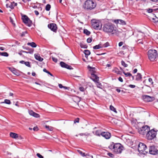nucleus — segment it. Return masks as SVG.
<instances>
[{
    "mask_svg": "<svg viewBox=\"0 0 158 158\" xmlns=\"http://www.w3.org/2000/svg\"><path fill=\"white\" fill-rule=\"evenodd\" d=\"M103 31L107 33H112L114 30V26L111 23H107L104 24L102 28Z\"/></svg>",
    "mask_w": 158,
    "mask_h": 158,
    "instance_id": "1",
    "label": "nucleus"
},
{
    "mask_svg": "<svg viewBox=\"0 0 158 158\" xmlns=\"http://www.w3.org/2000/svg\"><path fill=\"white\" fill-rule=\"evenodd\" d=\"M91 23L92 27L94 29L99 30L102 29V24L99 20L93 19L91 20Z\"/></svg>",
    "mask_w": 158,
    "mask_h": 158,
    "instance_id": "2",
    "label": "nucleus"
},
{
    "mask_svg": "<svg viewBox=\"0 0 158 158\" xmlns=\"http://www.w3.org/2000/svg\"><path fill=\"white\" fill-rule=\"evenodd\" d=\"M96 6V3L91 0L86 1L84 6V8L90 10L94 9Z\"/></svg>",
    "mask_w": 158,
    "mask_h": 158,
    "instance_id": "3",
    "label": "nucleus"
},
{
    "mask_svg": "<svg viewBox=\"0 0 158 158\" xmlns=\"http://www.w3.org/2000/svg\"><path fill=\"white\" fill-rule=\"evenodd\" d=\"M149 59L151 61H154L157 55V52L155 49H150L148 52Z\"/></svg>",
    "mask_w": 158,
    "mask_h": 158,
    "instance_id": "4",
    "label": "nucleus"
},
{
    "mask_svg": "<svg viewBox=\"0 0 158 158\" xmlns=\"http://www.w3.org/2000/svg\"><path fill=\"white\" fill-rule=\"evenodd\" d=\"M21 15L23 23L28 27H31L32 24V21L26 15L22 13H21Z\"/></svg>",
    "mask_w": 158,
    "mask_h": 158,
    "instance_id": "5",
    "label": "nucleus"
},
{
    "mask_svg": "<svg viewBox=\"0 0 158 158\" xmlns=\"http://www.w3.org/2000/svg\"><path fill=\"white\" fill-rule=\"evenodd\" d=\"M95 135L100 136V135L102 136L105 138H110L111 136L110 133L109 132H101V130H98L95 132Z\"/></svg>",
    "mask_w": 158,
    "mask_h": 158,
    "instance_id": "6",
    "label": "nucleus"
},
{
    "mask_svg": "<svg viewBox=\"0 0 158 158\" xmlns=\"http://www.w3.org/2000/svg\"><path fill=\"white\" fill-rule=\"evenodd\" d=\"M114 152L116 154H120L123 150V147L120 143H117L114 145Z\"/></svg>",
    "mask_w": 158,
    "mask_h": 158,
    "instance_id": "7",
    "label": "nucleus"
},
{
    "mask_svg": "<svg viewBox=\"0 0 158 158\" xmlns=\"http://www.w3.org/2000/svg\"><path fill=\"white\" fill-rule=\"evenodd\" d=\"M147 149L146 145L144 143H139L138 145V150L140 154H145L148 152L145 150Z\"/></svg>",
    "mask_w": 158,
    "mask_h": 158,
    "instance_id": "8",
    "label": "nucleus"
},
{
    "mask_svg": "<svg viewBox=\"0 0 158 158\" xmlns=\"http://www.w3.org/2000/svg\"><path fill=\"white\" fill-rule=\"evenodd\" d=\"M157 130L155 131L154 129L149 130L147 131L146 136L149 138H154L157 134Z\"/></svg>",
    "mask_w": 158,
    "mask_h": 158,
    "instance_id": "9",
    "label": "nucleus"
},
{
    "mask_svg": "<svg viewBox=\"0 0 158 158\" xmlns=\"http://www.w3.org/2000/svg\"><path fill=\"white\" fill-rule=\"evenodd\" d=\"M150 129V127L148 125L143 126L139 129V132L140 134L144 135Z\"/></svg>",
    "mask_w": 158,
    "mask_h": 158,
    "instance_id": "10",
    "label": "nucleus"
},
{
    "mask_svg": "<svg viewBox=\"0 0 158 158\" xmlns=\"http://www.w3.org/2000/svg\"><path fill=\"white\" fill-rule=\"evenodd\" d=\"M48 28L54 32H56L57 30V26L54 23H50L48 25Z\"/></svg>",
    "mask_w": 158,
    "mask_h": 158,
    "instance_id": "11",
    "label": "nucleus"
},
{
    "mask_svg": "<svg viewBox=\"0 0 158 158\" xmlns=\"http://www.w3.org/2000/svg\"><path fill=\"white\" fill-rule=\"evenodd\" d=\"M158 151L155 147L153 146L150 147L149 152L151 154L155 155L157 153Z\"/></svg>",
    "mask_w": 158,
    "mask_h": 158,
    "instance_id": "12",
    "label": "nucleus"
},
{
    "mask_svg": "<svg viewBox=\"0 0 158 158\" xmlns=\"http://www.w3.org/2000/svg\"><path fill=\"white\" fill-rule=\"evenodd\" d=\"M142 98L145 102H149L152 101L153 97L147 95H144L143 96Z\"/></svg>",
    "mask_w": 158,
    "mask_h": 158,
    "instance_id": "13",
    "label": "nucleus"
},
{
    "mask_svg": "<svg viewBox=\"0 0 158 158\" xmlns=\"http://www.w3.org/2000/svg\"><path fill=\"white\" fill-rule=\"evenodd\" d=\"M10 135L12 138H23L20 135H19L18 134L16 133L12 132L10 133Z\"/></svg>",
    "mask_w": 158,
    "mask_h": 158,
    "instance_id": "14",
    "label": "nucleus"
},
{
    "mask_svg": "<svg viewBox=\"0 0 158 158\" xmlns=\"http://www.w3.org/2000/svg\"><path fill=\"white\" fill-rule=\"evenodd\" d=\"M91 75V79L93 80V81H94V82H97L98 81H99V78L95 74V73H92Z\"/></svg>",
    "mask_w": 158,
    "mask_h": 158,
    "instance_id": "15",
    "label": "nucleus"
},
{
    "mask_svg": "<svg viewBox=\"0 0 158 158\" xmlns=\"http://www.w3.org/2000/svg\"><path fill=\"white\" fill-rule=\"evenodd\" d=\"M72 100L74 102L77 103V105H79V102L81 101L80 98L77 96H75L72 98Z\"/></svg>",
    "mask_w": 158,
    "mask_h": 158,
    "instance_id": "16",
    "label": "nucleus"
},
{
    "mask_svg": "<svg viewBox=\"0 0 158 158\" xmlns=\"http://www.w3.org/2000/svg\"><path fill=\"white\" fill-rule=\"evenodd\" d=\"M114 22L116 24H119L122 25H125L126 23L125 21L121 19H117L114 20Z\"/></svg>",
    "mask_w": 158,
    "mask_h": 158,
    "instance_id": "17",
    "label": "nucleus"
},
{
    "mask_svg": "<svg viewBox=\"0 0 158 158\" xmlns=\"http://www.w3.org/2000/svg\"><path fill=\"white\" fill-rule=\"evenodd\" d=\"M88 68L89 69V70L90 72V74L96 73V69L95 68H92L89 65L88 66Z\"/></svg>",
    "mask_w": 158,
    "mask_h": 158,
    "instance_id": "18",
    "label": "nucleus"
},
{
    "mask_svg": "<svg viewBox=\"0 0 158 158\" xmlns=\"http://www.w3.org/2000/svg\"><path fill=\"white\" fill-rule=\"evenodd\" d=\"M19 63L22 64H25L26 66L28 67H29L31 68V65L30 64V62L28 61L25 62L23 60H21L20 61H19Z\"/></svg>",
    "mask_w": 158,
    "mask_h": 158,
    "instance_id": "19",
    "label": "nucleus"
},
{
    "mask_svg": "<svg viewBox=\"0 0 158 158\" xmlns=\"http://www.w3.org/2000/svg\"><path fill=\"white\" fill-rule=\"evenodd\" d=\"M34 56L35 59L40 61H42L43 60V59L42 58L38 55L35 54Z\"/></svg>",
    "mask_w": 158,
    "mask_h": 158,
    "instance_id": "20",
    "label": "nucleus"
},
{
    "mask_svg": "<svg viewBox=\"0 0 158 158\" xmlns=\"http://www.w3.org/2000/svg\"><path fill=\"white\" fill-rule=\"evenodd\" d=\"M17 4L16 3H15L14 2H13L11 3V4L9 6V7L12 9L14 8L15 6H17Z\"/></svg>",
    "mask_w": 158,
    "mask_h": 158,
    "instance_id": "21",
    "label": "nucleus"
},
{
    "mask_svg": "<svg viewBox=\"0 0 158 158\" xmlns=\"http://www.w3.org/2000/svg\"><path fill=\"white\" fill-rule=\"evenodd\" d=\"M84 53L85 55V57L87 58L88 56L90 54V51L88 50H85L84 52Z\"/></svg>",
    "mask_w": 158,
    "mask_h": 158,
    "instance_id": "22",
    "label": "nucleus"
},
{
    "mask_svg": "<svg viewBox=\"0 0 158 158\" xmlns=\"http://www.w3.org/2000/svg\"><path fill=\"white\" fill-rule=\"evenodd\" d=\"M27 44L28 45L31 46V47L33 48H35L37 46V45L35 44V43L33 42L31 43H27Z\"/></svg>",
    "mask_w": 158,
    "mask_h": 158,
    "instance_id": "23",
    "label": "nucleus"
},
{
    "mask_svg": "<svg viewBox=\"0 0 158 158\" xmlns=\"http://www.w3.org/2000/svg\"><path fill=\"white\" fill-rule=\"evenodd\" d=\"M142 75L140 73H138L136 76V80L139 81L142 78Z\"/></svg>",
    "mask_w": 158,
    "mask_h": 158,
    "instance_id": "24",
    "label": "nucleus"
},
{
    "mask_svg": "<svg viewBox=\"0 0 158 158\" xmlns=\"http://www.w3.org/2000/svg\"><path fill=\"white\" fill-rule=\"evenodd\" d=\"M80 46L81 48H86L88 46L86 44H83L82 43H80Z\"/></svg>",
    "mask_w": 158,
    "mask_h": 158,
    "instance_id": "25",
    "label": "nucleus"
},
{
    "mask_svg": "<svg viewBox=\"0 0 158 158\" xmlns=\"http://www.w3.org/2000/svg\"><path fill=\"white\" fill-rule=\"evenodd\" d=\"M102 48V47L101 46V45L100 44H99L98 45H96L93 47V48L94 49H98L101 48Z\"/></svg>",
    "mask_w": 158,
    "mask_h": 158,
    "instance_id": "26",
    "label": "nucleus"
},
{
    "mask_svg": "<svg viewBox=\"0 0 158 158\" xmlns=\"http://www.w3.org/2000/svg\"><path fill=\"white\" fill-rule=\"evenodd\" d=\"M0 55L7 57L9 56V54L6 52H0Z\"/></svg>",
    "mask_w": 158,
    "mask_h": 158,
    "instance_id": "27",
    "label": "nucleus"
},
{
    "mask_svg": "<svg viewBox=\"0 0 158 158\" xmlns=\"http://www.w3.org/2000/svg\"><path fill=\"white\" fill-rule=\"evenodd\" d=\"M83 32L85 34L87 35H89L90 34V31H89L86 29H84L83 31Z\"/></svg>",
    "mask_w": 158,
    "mask_h": 158,
    "instance_id": "28",
    "label": "nucleus"
},
{
    "mask_svg": "<svg viewBox=\"0 0 158 158\" xmlns=\"http://www.w3.org/2000/svg\"><path fill=\"white\" fill-rule=\"evenodd\" d=\"M123 73L125 75L126 77L132 76V74L130 73H126L125 72H123Z\"/></svg>",
    "mask_w": 158,
    "mask_h": 158,
    "instance_id": "29",
    "label": "nucleus"
},
{
    "mask_svg": "<svg viewBox=\"0 0 158 158\" xmlns=\"http://www.w3.org/2000/svg\"><path fill=\"white\" fill-rule=\"evenodd\" d=\"M51 6L49 4H48L46 5L45 7V10L47 11H49L51 8Z\"/></svg>",
    "mask_w": 158,
    "mask_h": 158,
    "instance_id": "30",
    "label": "nucleus"
},
{
    "mask_svg": "<svg viewBox=\"0 0 158 158\" xmlns=\"http://www.w3.org/2000/svg\"><path fill=\"white\" fill-rule=\"evenodd\" d=\"M60 64L62 67L65 68L67 64L64 62L61 61L60 63Z\"/></svg>",
    "mask_w": 158,
    "mask_h": 158,
    "instance_id": "31",
    "label": "nucleus"
},
{
    "mask_svg": "<svg viewBox=\"0 0 158 158\" xmlns=\"http://www.w3.org/2000/svg\"><path fill=\"white\" fill-rule=\"evenodd\" d=\"M110 108L111 110L114 111L115 112H117L116 109L112 106H110Z\"/></svg>",
    "mask_w": 158,
    "mask_h": 158,
    "instance_id": "32",
    "label": "nucleus"
},
{
    "mask_svg": "<svg viewBox=\"0 0 158 158\" xmlns=\"http://www.w3.org/2000/svg\"><path fill=\"white\" fill-rule=\"evenodd\" d=\"M43 71L44 72H45L48 74H49L51 76H53V75L50 73L49 71H48L46 69H44L43 70Z\"/></svg>",
    "mask_w": 158,
    "mask_h": 158,
    "instance_id": "33",
    "label": "nucleus"
},
{
    "mask_svg": "<svg viewBox=\"0 0 158 158\" xmlns=\"http://www.w3.org/2000/svg\"><path fill=\"white\" fill-rule=\"evenodd\" d=\"M155 17L156 18H157L156 16V15L154 14H153L152 15V21L154 22H157L158 21H156L155 20V19L154 18V17Z\"/></svg>",
    "mask_w": 158,
    "mask_h": 158,
    "instance_id": "34",
    "label": "nucleus"
},
{
    "mask_svg": "<svg viewBox=\"0 0 158 158\" xmlns=\"http://www.w3.org/2000/svg\"><path fill=\"white\" fill-rule=\"evenodd\" d=\"M115 144L114 143H112L109 146V148L111 149H113L114 150V145H115Z\"/></svg>",
    "mask_w": 158,
    "mask_h": 158,
    "instance_id": "35",
    "label": "nucleus"
},
{
    "mask_svg": "<svg viewBox=\"0 0 158 158\" xmlns=\"http://www.w3.org/2000/svg\"><path fill=\"white\" fill-rule=\"evenodd\" d=\"M77 151L82 156H85V153H83V152L79 150H77Z\"/></svg>",
    "mask_w": 158,
    "mask_h": 158,
    "instance_id": "36",
    "label": "nucleus"
},
{
    "mask_svg": "<svg viewBox=\"0 0 158 158\" xmlns=\"http://www.w3.org/2000/svg\"><path fill=\"white\" fill-rule=\"evenodd\" d=\"M45 127L49 131H52L53 130V128L52 127L46 125Z\"/></svg>",
    "mask_w": 158,
    "mask_h": 158,
    "instance_id": "37",
    "label": "nucleus"
},
{
    "mask_svg": "<svg viewBox=\"0 0 158 158\" xmlns=\"http://www.w3.org/2000/svg\"><path fill=\"white\" fill-rule=\"evenodd\" d=\"M3 103H5L7 104H10L11 103L10 101L8 99H5Z\"/></svg>",
    "mask_w": 158,
    "mask_h": 158,
    "instance_id": "38",
    "label": "nucleus"
},
{
    "mask_svg": "<svg viewBox=\"0 0 158 158\" xmlns=\"http://www.w3.org/2000/svg\"><path fill=\"white\" fill-rule=\"evenodd\" d=\"M122 65L125 67H126L128 66V65L125 63L124 61L123 60L121 61Z\"/></svg>",
    "mask_w": 158,
    "mask_h": 158,
    "instance_id": "39",
    "label": "nucleus"
},
{
    "mask_svg": "<svg viewBox=\"0 0 158 158\" xmlns=\"http://www.w3.org/2000/svg\"><path fill=\"white\" fill-rule=\"evenodd\" d=\"M33 116L35 118H39L40 117V115L39 114L34 112Z\"/></svg>",
    "mask_w": 158,
    "mask_h": 158,
    "instance_id": "40",
    "label": "nucleus"
},
{
    "mask_svg": "<svg viewBox=\"0 0 158 158\" xmlns=\"http://www.w3.org/2000/svg\"><path fill=\"white\" fill-rule=\"evenodd\" d=\"M158 10V8H157L156 9H147V12H148V13H151L153 11V10Z\"/></svg>",
    "mask_w": 158,
    "mask_h": 158,
    "instance_id": "41",
    "label": "nucleus"
},
{
    "mask_svg": "<svg viewBox=\"0 0 158 158\" xmlns=\"http://www.w3.org/2000/svg\"><path fill=\"white\" fill-rule=\"evenodd\" d=\"M65 68H66L68 69H73L72 67L71 66L67 64H66Z\"/></svg>",
    "mask_w": 158,
    "mask_h": 158,
    "instance_id": "42",
    "label": "nucleus"
},
{
    "mask_svg": "<svg viewBox=\"0 0 158 158\" xmlns=\"http://www.w3.org/2000/svg\"><path fill=\"white\" fill-rule=\"evenodd\" d=\"M29 51H28V53L32 54L34 50L32 48L29 49H28Z\"/></svg>",
    "mask_w": 158,
    "mask_h": 158,
    "instance_id": "43",
    "label": "nucleus"
},
{
    "mask_svg": "<svg viewBox=\"0 0 158 158\" xmlns=\"http://www.w3.org/2000/svg\"><path fill=\"white\" fill-rule=\"evenodd\" d=\"M107 155L108 156H110V157H112V158H114V155L113 154H112V153H110V152L108 153H107Z\"/></svg>",
    "mask_w": 158,
    "mask_h": 158,
    "instance_id": "44",
    "label": "nucleus"
},
{
    "mask_svg": "<svg viewBox=\"0 0 158 158\" xmlns=\"http://www.w3.org/2000/svg\"><path fill=\"white\" fill-rule=\"evenodd\" d=\"M28 113L30 115L33 116L34 112L32 110H29L28 111Z\"/></svg>",
    "mask_w": 158,
    "mask_h": 158,
    "instance_id": "45",
    "label": "nucleus"
},
{
    "mask_svg": "<svg viewBox=\"0 0 158 158\" xmlns=\"http://www.w3.org/2000/svg\"><path fill=\"white\" fill-rule=\"evenodd\" d=\"M109 45V44L108 42H107L103 44V47L106 48L108 47Z\"/></svg>",
    "mask_w": 158,
    "mask_h": 158,
    "instance_id": "46",
    "label": "nucleus"
},
{
    "mask_svg": "<svg viewBox=\"0 0 158 158\" xmlns=\"http://www.w3.org/2000/svg\"><path fill=\"white\" fill-rule=\"evenodd\" d=\"M92 40V38H89L87 39V42L88 43H90Z\"/></svg>",
    "mask_w": 158,
    "mask_h": 158,
    "instance_id": "47",
    "label": "nucleus"
},
{
    "mask_svg": "<svg viewBox=\"0 0 158 158\" xmlns=\"http://www.w3.org/2000/svg\"><path fill=\"white\" fill-rule=\"evenodd\" d=\"M13 73L16 75L18 76L19 75V73L17 71V70L15 69L14 70H13Z\"/></svg>",
    "mask_w": 158,
    "mask_h": 158,
    "instance_id": "48",
    "label": "nucleus"
},
{
    "mask_svg": "<svg viewBox=\"0 0 158 158\" xmlns=\"http://www.w3.org/2000/svg\"><path fill=\"white\" fill-rule=\"evenodd\" d=\"M79 135H80L81 136H87L88 135H89V134L87 133H80Z\"/></svg>",
    "mask_w": 158,
    "mask_h": 158,
    "instance_id": "49",
    "label": "nucleus"
},
{
    "mask_svg": "<svg viewBox=\"0 0 158 158\" xmlns=\"http://www.w3.org/2000/svg\"><path fill=\"white\" fill-rule=\"evenodd\" d=\"M79 118H76V119H75L74 121V123H79Z\"/></svg>",
    "mask_w": 158,
    "mask_h": 158,
    "instance_id": "50",
    "label": "nucleus"
},
{
    "mask_svg": "<svg viewBox=\"0 0 158 158\" xmlns=\"http://www.w3.org/2000/svg\"><path fill=\"white\" fill-rule=\"evenodd\" d=\"M37 156L39 158H44V157L39 153H37Z\"/></svg>",
    "mask_w": 158,
    "mask_h": 158,
    "instance_id": "51",
    "label": "nucleus"
},
{
    "mask_svg": "<svg viewBox=\"0 0 158 158\" xmlns=\"http://www.w3.org/2000/svg\"><path fill=\"white\" fill-rule=\"evenodd\" d=\"M96 83H97L98 84L97 85L98 86V87L100 88V86H102L101 84V83L98 82V81L97 82H95Z\"/></svg>",
    "mask_w": 158,
    "mask_h": 158,
    "instance_id": "52",
    "label": "nucleus"
},
{
    "mask_svg": "<svg viewBox=\"0 0 158 158\" xmlns=\"http://www.w3.org/2000/svg\"><path fill=\"white\" fill-rule=\"evenodd\" d=\"M52 60L54 62L56 63L58 61V60L57 58H55V57L52 58Z\"/></svg>",
    "mask_w": 158,
    "mask_h": 158,
    "instance_id": "53",
    "label": "nucleus"
},
{
    "mask_svg": "<svg viewBox=\"0 0 158 158\" xmlns=\"http://www.w3.org/2000/svg\"><path fill=\"white\" fill-rule=\"evenodd\" d=\"M148 81L151 84H152L153 83L152 79L151 78H149L148 79Z\"/></svg>",
    "mask_w": 158,
    "mask_h": 158,
    "instance_id": "54",
    "label": "nucleus"
},
{
    "mask_svg": "<svg viewBox=\"0 0 158 158\" xmlns=\"http://www.w3.org/2000/svg\"><path fill=\"white\" fill-rule=\"evenodd\" d=\"M79 90L81 91H84L85 90V89L83 87H80L79 88Z\"/></svg>",
    "mask_w": 158,
    "mask_h": 158,
    "instance_id": "55",
    "label": "nucleus"
},
{
    "mask_svg": "<svg viewBox=\"0 0 158 158\" xmlns=\"http://www.w3.org/2000/svg\"><path fill=\"white\" fill-rule=\"evenodd\" d=\"M128 86L131 88H133L135 87V85H128Z\"/></svg>",
    "mask_w": 158,
    "mask_h": 158,
    "instance_id": "56",
    "label": "nucleus"
},
{
    "mask_svg": "<svg viewBox=\"0 0 158 158\" xmlns=\"http://www.w3.org/2000/svg\"><path fill=\"white\" fill-rule=\"evenodd\" d=\"M27 33V32L26 31H25L24 32H23L21 34V36L23 37Z\"/></svg>",
    "mask_w": 158,
    "mask_h": 158,
    "instance_id": "57",
    "label": "nucleus"
},
{
    "mask_svg": "<svg viewBox=\"0 0 158 158\" xmlns=\"http://www.w3.org/2000/svg\"><path fill=\"white\" fill-rule=\"evenodd\" d=\"M127 140L128 141V142H130V144L131 145H133V142H132V141H131L130 140V139H128V140Z\"/></svg>",
    "mask_w": 158,
    "mask_h": 158,
    "instance_id": "58",
    "label": "nucleus"
},
{
    "mask_svg": "<svg viewBox=\"0 0 158 158\" xmlns=\"http://www.w3.org/2000/svg\"><path fill=\"white\" fill-rule=\"evenodd\" d=\"M10 22L12 23V24L14 25V26L15 25V24L14 23V21L13 20V19L11 18H10Z\"/></svg>",
    "mask_w": 158,
    "mask_h": 158,
    "instance_id": "59",
    "label": "nucleus"
},
{
    "mask_svg": "<svg viewBox=\"0 0 158 158\" xmlns=\"http://www.w3.org/2000/svg\"><path fill=\"white\" fill-rule=\"evenodd\" d=\"M122 48L123 50H124L126 49H127V45L123 46L122 47Z\"/></svg>",
    "mask_w": 158,
    "mask_h": 158,
    "instance_id": "60",
    "label": "nucleus"
},
{
    "mask_svg": "<svg viewBox=\"0 0 158 158\" xmlns=\"http://www.w3.org/2000/svg\"><path fill=\"white\" fill-rule=\"evenodd\" d=\"M118 80L120 81L121 82H123V79L121 77H119L118 78Z\"/></svg>",
    "mask_w": 158,
    "mask_h": 158,
    "instance_id": "61",
    "label": "nucleus"
},
{
    "mask_svg": "<svg viewBox=\"0 0 158 158\" xmlns=\"http://www.w3.org/2000/svg\"><path fill=\"white\" fill-rule=\"evenodd\" d=\"M123 42H120L118 44V46L119 47L121 46L123 44Z\"/></svg>",
    "mask_w": 158,
    "mask_h": 158,
    "instance_id": "62",
    "label": "nucleus"
},
{
    "mask_svg": "<svg viewBox=\"0 0 158 158\" xmlns=\"http://www.w3.org/2000/svg\"><path fill=\"white\" fill-rule=\"evenodd\" d=\"M38 129V128L37 127H35L33 128V130L34 131H37Z\"/></svg>",
    "mask_w": 158,
    "mask_h": 158,
    "instance_id": "63",
    "label": "nucleus"
},
{
    "mask_svg": "<svg viewBox=\"0 0 158 158\" xmlns=\"http://www.w3.org/2000/svg\"><path fill=\"white\" fill-rule=\"evenodd\" d=\"M9 69L10 71H11L13 73V71L15 70V69L13 68H9Z\"/></svg>",
    "mask_w": 158,
    "mask_h": 158,
    "instance_id": "64",
    "label": "nucleus"
}]
</instances>
